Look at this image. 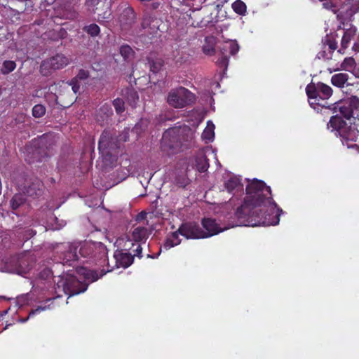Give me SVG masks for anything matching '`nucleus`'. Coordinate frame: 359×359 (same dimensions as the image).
<instances>
[{
  "mask_svg": "<svg viewBox=\"0 0 359 359\" xmlns=\"http://www.w3.org/2000/svg\"><path fill=\"white\" fill-rule=\"evenodd\" d=\"M283 210L271 196V188L264 181L257 179L249 180L246 187V196L243 203L234 212L236 220L228 227H220L215 219L205 218L202 225L205 229L206 238L217 235L230 227L237 226H271L277 225Z\"/></svg>",
  "mask_w": 359,
  "mask_h": 359,
  "instance_id": "nucleus-1",
  "label": "nucleus"
},
{
  "mask_svg": "<svg viewBox=\"0 0 359 359\" xmlns=\"http://www.w3.org/2000/svg\"><path fill=\"white\" fill-rule=\"evenodd\" d=\"M109 268L107 270L102 269L100 273L97 271L90 270L86 267L81 266L77 267L76 270V274L79 278L74 276V274L67 273L62 276H57V280H55L56 285L58 289H60L69 297L80 294L87 290L89 283L96 281L104 274L111 271L114 266L109 268V264L107 262Z\"/></svg>",
  "mask_w": 359,
  "mask_h": 359,
  "instance_id": "nucleus-2",
  "label": "nucleus"
},
{
  "mask_svg": "<svg viewBox=\"0 0 359 359\" xmlns=\"http://www.w3.org/2000/svg\"><path fill=\"white\" fill-rule=\"evenodd\" d=\"M194 138V132L187 126L174 127L167 130L161 140L162 149L174 154L189 147Z\"/></svg>",
  "mask_w": 359,
  "mask_h": 359,
  "instance_id": "nucleus-3",
  "label": "nucleus"
},
{
  "mask_svg": "<svg viewBox=\"0 0 359 359\" xmlns=\"http://www.w3.org/2000/svg\"><path fill=\"white\" fill-rule=\"evenodd\" d=\"M128 140V130H125L122 135L113 137L110 132L104 131L100 136L98 148L107 165H113L116 161L119 154V142Z\"/></svg>",
  "mask_w": 359,
  "mask_h": 359,
  "instance_id": "nucleus-4",
  "label": "nucleus"
},
{
  "mask_svg": "<svg viewBox=\"0 0 359 359\" xmlns=\"http://www.w3.org/2000/svg\"><path fill=\"white\" fill-rule=\"evenodd\" d=\"M327 128L335 130L341 137L342 144L347 148H353L355 146V142L358 136V130L354 126H347L339 115L337 114L330 118Z\"/></svg>",
  "mask_w": 359,
  "mask_h": 359,
  "instance_id": "nucleus-5",
  "label": "nucleus"
},
{
  "mask_svg": "<svg viewBox=\"0 0 359 359\" xmlns=\"http://www.w3.org/2000/svg\"><path fill=\"white\" fill-rule=\"evenodd\" d=\"M306 92L309 104L314 109L319 106L325 107L323 102L329 99L332 95V88L320 82L309 84L306 88Z\"/></svg>",
  "mask_w": 359,
  "mask_h": 359,
  "instance_id": "nucleus-6",
  "label": "nucleus"
},
{
  "mask_svg": "<svg viewBox=\"0 0 359 359\" xmlns=\"http://www.w3.org/2000/svg\"><path fill=\"white\" fill-rule=\"evenodd\" d=\"M78 253L81 258L103 259L106 262L107 250L102 243L84 242L76 243Z\"/></svg>",
  "mask_w": 359,
  "mask_h": 359,
  "instance_id": "nucleus-7",
  "label": "nucleus"
},
{
  "mask_svg": "<svg viewBox=\"0 0 359 359\" xmlns=\"http://www.w3.org/2000/svg\"><path fill=\"white\" fill-rule=\"evenodd\" d=\"M194 95L184 87L171 90L167 97L168 103L175 108H183L194 101Z\"/></svg>",
  "mask_w": 359,
  "mask_h": 359,
  "instance_id": "nucleus-8",
  "label": "nucleus"
},
{
  "mask_svg": "<svg viewBox=\"0 0 359 359\" xmlns=\"http://www.w3.org/2000/svg\"><path fill=\"white\" fill-rule=\"evenodd\" d=\"M149 231L144 226H137L133 229L130 236H126L118 240L119 245H122L126 250H128L134 245V242L144 243L149 236Z\"/></svg>",
  "mask_w": 359,
  "mask_h": 359,
  "instance_id": "nucleus-9",
  "label": "nucleus"
},
{
  "mask_svg": "<svg viewBox=\"0 0 359 359\" xmlns=\"http://www.w3.org/2000/svg\"><path fill=\"white\" fill-rule=\"evenodd\" d=\"M70 59L62 54H57L55 56L44 60L40 67L41 73L47 76L50 70L62 69L69 65Z\"/></svg>",
  "mask_w": 359,
  "mask_h": 359,
  "instance_id": "nucleus-10",
  "label": "nucleus"
},
{
  "mask_svg": "<svg viewBox=\"0 0 359 359\" xmlns=\"http://www.w3.org/2000/svg\"><path fill=\"white\" fill-rule=\"evenodd\" d=\"M60 248L63 250L60 256L62 264L73 266L80 259L76 243L62 244Z\"/></svg>",
  "mask_w": 359,
  "mask_h": 359,
  "instance_id": "nucleus-11",
  "label": "nucleus"
},
{
  "mask_svg": "<svg viewBox=\"0 0 359 359\" xmlns=\"http://www.w3.org/2000/svg\"><path fill=\"white\" fill-rule=\"evenodd\" d=\"M178 231L187 239L205 238L207 236L198 224L192 222L182 224L179 227Z\"/></svg>",
  "mask_w": 359,
  "mask_h": 359,
  "instance_id": "nucleus-12",
  "label": "nucleus"
},
{
  "mask_svg": "<svg viewBox=\"0 0 359 359\" xmlns=\"http://www.w3.org/2000/svg\"><path fill=\"white\" fill-rule=\"evenodd\" d=\"M115 266L127 268L133 262V257L128 252L116 250L114 254Z\"/></svg>",
  "mask_w": 359,
  "mask_h": 359,
  "instance_id": "nucleus-13",
  "label": "nucleus"
},
{
  "mask_svg": "<svg viewBox=\"0 0 359 359\" xmlns=\"http://www.w3.org/2000/svg\"><path fill=\"white\" fill-rule=\"evenodd\" d=\"M356 34L357 29L354 26H351L344 30L341 41V48L338 50L340 53H344V50L349 46L351 41L355 40Z\"/></svg>",
  "mask_w": 359,
  "mask_h": 359,
  "instance_id": "nucleus-14",
  "label": "nucleus"
},
{
  "mask_svg": "<svg viewBox=\"0 0 359 359\" xmlns=\"http://www.w3.org/2000/svg\"><path fill=\"white\" fill-rule=\"evenodd\" d=\"M225 188L229 193H236L243 189V184L241 182V179L236 176L231 177L224 183Z\"/></svg>",
  "mask_w": 359,
  "mask_h": 359,
  "instance_id": "nucleus-15",
  "label": "nucleus"
},
{
  "mask_svg": "<svg viewBox=\"0 0 359 359\" xmlns=\"http://www.w3.org/2000/svg\"><path fill=\"white\" fill-rule=\"evenodd\" d=\"M51 271L48 268L44 269L41 272H40V273L39 274V278L35 280L33 285L34 290H36V288L43 290L44 287H46V283H43V281L48 279L49 278H51Z\"/></svg>",
  "mask_w": 359,
  "mask_h": 359,
  "instance_id": "nucleus-16",
  "label": "nucleus"
},
{
  "mask_svg": "<svg viewBox=\"0 0 359 359\" xmlns=\"http://www.w3.org/2000/svg\"><path fill=\"white\" fill-rule=\"evenodd\" d=\"M136 15L132 7L126 6L120 17V21L125 25H130L135 20Z\"/></svg>",
  "mask_w": 359,
  "mask_h": 359,
  "instance_id": "nucleus-17",
  "label": "nucleus"
},
{
  "mask_svg": "<svg viewBox=\"0 0 359 359\" xmlns=\"http://www.w3.org/2000/svg\"><path fill=\"white\" fill-rule=\"evenodd\" d=\"M239 48V46L236 41L229 40L225 41L222 44L220 51L222 55L226 54L227 52H229V53L231 55H233L238 52Z\"/></svg>",
  "mask_w": 359,
  "mask_h": 359,
  "instance_id": "nucleus-18",
  "label": "nucleus"
},
{
  "mask_svg": "<svg viewBox=\"0 0 359 359\" xmlns=\"http://www.w3.org/2000/svg\"><path fill=\"white\" fill-rule=\"evenodd\" d=\"M179 234L180 233L177 230L168 235L163 245L164 249L169 250L171 248L178 245L181 243Z\"/></svg>",
  "mask_w": 359,
  "mask_h": 359,
  "instance_id": "nucleus-19",
  "label": "nucleus"
},
{
  "mask_svg": "<svg viewBox=\"0 0 359 359\" xmlns=\"http://www.w3.org/2000/svg\"><path fill=\"white\" fill-rule=\"evenodd\" d=\"M201 137L206 142L213 141L215 138V125L210 121L207 122V126L204 129Z\"/></svg>",
  "mask_w": 359,
  "mask_h": 359,
  "instance_id": "nucleus-20",
  "label": "nucleus"
},
{
  "mask_svg": "<svg viewBox=\"0 0 359 359\" xmlns=\"http://www.w3.org/2000/svg\"><path fill=\"white\" fill-rule=\"evenodd\" d=\"M348 79V75L346 73H339L332 76V84L338 88H343Z\"/></svg>",
  "mask_w": 359,
  "mask_h": 359,
  "instance_id": "nucleus-21",
  "label": "nucleus"
},
{
  "mask_svg": "<svg viewBox=\"0 0 359 359\" xmlns=\"http://www.w3.org/2000/svg\"><path fill=\"white\" fill-rule=\"evenodd\" d=\"M334 109L336 111L339 110L340 114L346 119H349L353 116V111L351 107H348L345 101L337 103L334 107Z\"/></svg>",
  "mask_w": 359,
  "mask_h": 359,
  "instance_id": "nucleus-22",
  "label": "nucleus"
},
{
  "mask_svg": "<svg viewBox=\"0 0 359 359\" xmlns=\"http://www.w3.org/2000/svg\"><path fill=\"white\" fill-rule=\"evenodd\" d=\"M196 167L201 172H205L209 167V163L206 156L203 154H199L196 158Z\"/></svg>",
  "mask_w": 359,
  "mask_h": 359,
  "instance_id": "nucleus-23",
  "label": "nucleus"
},
{
  "mask_svg": "<svg viewBox=\"0 0 359 359\" xmlns=\"http://www.w3.org/2000/svg\"><path fill=\"white\" fill-rule=\"evenodd\" d=\"M347 15H352L359 11V0H349L342 8Z\"/></svg>",
  "mask_w": 359,
  "mask_h": 359,
  "instance_id": "nucleus-24",
  "label": "nucleus"
},
{
  "mask_svg": "<svg viewBox=\"0 0 359 359\" xmlns=\"http://www.w3.org/2000/svg\"><path fill=\"white\" fill-rule=\"evenodd\" d=\"M138 100L139 96L136 91L133 89L126 90V101L132 107H135Z\"/></svg>",
  "mask_w": 359,
  "mask_h": 359,
  "instance_id": "nucleus-25",
  "label": "nucleus"
},
{
  "mask_svg": "<svg viewBox=\"0 0 359 359\" xmlns=\"http://www.w3.org/2000/svg\"><path fill=\"white\" fill-rule=\"evenodd\" d=\"M58 296H57V297ZM56 297H48L46 299L44 305H40L37 306L35 309H32L29 314V317L32 316L34 315H36L37 313H39L41 311H46L48 309H50V304H46L47 303H49L52 302L53 299H55Z\"/></svg>",
  "mask_w": 359,
  "mask_h": 359,
  "instance_id": "nucleus-26",
  "label": "nucleus"
},
{
  "mask_svg": "<svg viewBox=\"0 0 359 359\" xmlns=\"http://www.w3.org/2000/svg\"><path fill=\"white\" fill-rule=\"evenodd\" d=\"M232 9L237 14L244 15L246 13V5L241 0H236L231 4Z\"/></svg>",
  "mask_w": 359,
  "mask_h": 359,
  "instance_id": "nucleus-27",
  "label": "nucleus"
},
{
  "mask_svg": "<svg viewBox=\"0 0 359 359\" xmlns=\"http://www.w3.org/2000/svg\"><path fill=\"white\" fill-rule=\"evenodd\" d=\"M25 198L23 196V195L20 194H15L11 201V207L13 208V210H17L18 208H19L21 205H22L25 203Z\"/></svg>",
  "mask_w": 359,
  "mask_h": 359,
  "instance_id": "nucleus-28",
  "label": "nucleus"
},
{
  "mask_svg": "<svg viewBox=\"0 0 359 359\" xmlns=\"http://www.w3.org/2000/svg\"><path fill=\"white\" fill-rule=\"evenodd\" d=\"M120 53L126 60H130L134 55L133 50L128 45L121 46Z\"/></svg>",
  "mask_w": 359,
  "mask_h": 359,
  "instance_id": "nucleus-29",
  "label": "nucleus"
},
{
  "mask_svg": "<svg viewBox=\"0 0 359 359\" xmlns=\"http://www.w3.org/2000/svg\"><path fill=\"white\" fill-rule=\"evenodd\" d=\"M355 66V60L353 57H346L341 64V69L343 70L351 72Z\"/></svg>",
  "mask_w": 359,
  "mask_h": 359,
  "instance_id": "nucleus-30",
  "label": "nucleus"
},
{
  "mask_svg": "<svg viewBox=\"0 0 359 359\" xmlns=\"http://www.w3.org/2000/svg\"><path fill=\"white\" fill-rule=\"evenodd\" d=\"M16 64L14 61L6 60L3 63V67L1 72L4 74H7L13 71L15 69Z\"/></svg>",
  "mask_w": 359,
  "mask_h": 359,
  "instance_id": "nucleus-31",
  "label": "nucleus"
},
{
  "mask_svg": "<svg viewBox=\"0 0 359 359\" xmlns=\"http://www.w3.org/2000/svg\"><path fill=\"white\" fill-rule=\"evenodd\" d=\"M46 113V107L42 104H36L32 108V115L35 118H41Z\"/></svg>",
  "mask_w": 359,
  "mask_h": 359,
  "instance_id": "nucleus-32",
  "label": "nucleus"
},
{
  "mask_svg": "<svg viewBox=\"0 0 359 359\" xmlns=\"http://www.w3.org/2000/svg\"><path fill=\"white\" fill-rule=\"evenodd\" d=\"M83 29L91 36H97L100 32L99 26L96 24H90V25L86 26Z\"/></svg>",
  "mask_w": 359,
  "mask_h": 359,
  "instance_id": "nucleus-33",
  "label": "nucleus"
},
{
  "mask_svg": "<svg viewBox=\"0 0 359 359\" xmlns=\"http://www.w3.org/2000/svg\"><path fill=\"white\" fill-rule=\"evenodd\" d=\"M345 102L351 107L352 111L359 108V98L356 96H351Z\"/></svg>",
  "mask_w": 359,
  "mask_h": 359,
  "instance_id": "nucleus-34",
  "label": "nucleus"
},
{
  "mask_svg": "<svg viewBox=\"0 0 359 359\" xmlns=\"http://www.w3.org/2000/svg\"><path fill=\"white\" fill-rule=\"evenodd\" d=\"M149 64L151 71L154 73H156L161 69L163 65V62L161 59H156V60L149 62Z\"/></svg>",
  "mask_w": 359,
  "mask_h": 359,
  "instance_id": "nucleus-35",
  "label": "nucleus"
},
{
  "mask_svg": "<svg viewBox=\"0 0 359 359\" xmlns=\"http://www.w3.org/2000/svg\"><path fill=\"white\" fill-rule=\"evenodd\" d=\"M217 65L221 68H224L226 71L229 65V57L226 54L222 55V57L217 61Z\"/></svg>",
  "mask_w": 359,
  "mask_h": 359,
  "instance_id": "nucleus-36",
  "label": "nucleus"
},
{
  "mask_svg": "<svg viewBox=\"0 0 359 359\" xmlns=\"http://www.w3.org/2000/svg\"><path fill=\"white\" fill-rule=\"evenodd\" d=\"M113 104L117 113H121L124 111V102L120 99L116 98L114 100Z\"/></svg>",
  "mask_w": 359,
  "mask_h": 359,
  "instance_id": "nucleus-37",
  "label": "nucleus"
},
{
  "mask_svg": "<svg viewBox=\"0 0 359 359\" xmlns=\"http://www.w3.org/2000/svg\"><path fill=\"white\" fill-rule=\"evenodd\" d=\"M29 294H22V295L18 297L17 304L20 306H22L25 304H29Z\"/></svg>",
  "mask_w": 359,
  "mask_h": 359,
  "instance_id": "nucleus-38",
  "label": "nucleus"
},
{
  "mask_svg": "<svg viewBox=\"0 0 359 359\" xmlns=\"http://www.w3.org/2000/svg\"><path fill=\"white\" fill-rule=\"evenodd\" d=\"M100 4V1L98 0H87L86 1V6L88 7V9L90 12L95 13V11L97 9H95V6L98 5Z\"/></svg>",
  "mask_w": 359,
  "mask_h": 359,
  "instance_id": "nucleus-39",
  "label": "nucleus"
},
{
  "mask_svg": "<svg viewBox=\"0 0 359 359\" xmlns=\"http://www.w3.org/2000/svg\"><path fill=\"white\" fill-rule=\"evenodd\" d=\"M68 83L72 86V89L75 94L79 92L80 83L76 79H72Z\"/></svg>",
  "mask_w": 359,
  "mask_h": 359,
  "instance_id": "nucleus-40",
  "label": "nucleus"
},
{
  "mask_svg": "<svg viewBox=\"0 0 359 359\" xmlns=\"http://www.w3.org/2000/svg\"><path fill=\"white\" fill-rule=\"evenodd\" d=\"M89 76V73L88 71L84 69H81L78 74L74 78L76 79L77 81L85 80Z\"/></svg>",
  "mask_w": 359,
  "mask_h": 359,
  "instance_id": "nucleus-41",
  "label": "nucleus"
},
{
  "mask_svg": "<svg viewBox=\"0 0 359 359\" xmlns=\"http://www.w3.org/2000/svg\"><path fill=\"white\" fill-rule=\"evenodd\" d=\"M203 53L206 55H212L215 53V48L212 45H205L203 47Z\"/></svg>",
  "mask_w": 359,
  "mask_h": 359,
  "instance_id": "nucleus-42",
  "label": "nucleus"
},
{
  "mask_svg": "<svg viewBox=\"0 0 359 359\" xmlns=\"http://www.w3.org/2000/svg\"><path fill=\"white\" fill-rule=\"evenodd\" d=\"M100 111L104 112V114H106L107 117H108L109 115H111L112 114V110H111V107L107 104L103 105L100 108Z\"/></svg>",
  "mask_w": 359,
  "mask_h": 359,
  "instance_id": "nucleus-43",
  "label": "nucleus"
},
{
  "mask_svg": "<svg viewBox=\"0 0 359 359\" xmlns=\"http://www.w3.org/2000/svg\"><path fill=\"white\" fill-rule=\"evenodd\" d=\"M27 193L29 196H33L34 195H39L41 193V191L39 189H38V190L36 191L35 189V187H29L27 190Z\"/></svg>",
  "mask_w": 359,
  "mask_h": 359,
  "instance_id": "nucleus-44",
  "label": "nucleus"
},
{
  "mask_svg": "<svg viewBox=\"0 0 359 359\" xmlns=\"http://www.w3.org/2000/svg\"><path fill=\"white\" fill-rule=\"evenodd\" d=\"M325 43L329 46V48L332 50H334L337 48V43L336 41H333L329 39H326L325 41Z\"/></svg>",
  "mask_w": 359,
  "mask_h": 359,
  "instance_id": "nucleus-45",
  "label": "nucleus"
},
{
  "mask_svg": "<svg viewBox=\"0 0 359 359\" xmlns=\"http://www.w3.org/2000/svg\"><path fill=\"white\" fill-rule=\"evenodd\" d=\"M111 16V12L105 11L103 15L98 13V20H105L110 18Z\"/></svg>",
  "mask_w": 359,
  "mask_h": 359,
  "instance_id": "nucleus-46",
  "label": "nucleus"
},
{
  "mask_svg": "<svg viewBox=\"0 0 359 359\" xmlns=\"http://www.w3.org/2000/svg\"><path fill=\"white\" fill-rule=\"evenodd\" d=\"M147 125V120L142 119L133 128V131L135 133H138L139 129L142 127V126Z\"/></svg>",
  "mask_w": 359,
  "mask_h": 359,
  "instance_id": "nucleus-47",
  "label": "nucleus"
},
{
  "mask_svg": "<svg viewBox=\"0 0 359 359\" xmlns=\"http://www.w3.org/2000/svg\"><path fill=\"white\" fill-rule=\"evenodd\" d=\"M142 247L140 246V245H138L137 248L135 250V253L134 254V256H137L139 257H142Z\"/></svg>",
  "mask_w": 359,
  "mask_h": 359,
  "instance_id": "nucleus-48",
  "label": "nucleus"
},
{
  "mask_svg": "<svg viewBox=\"0 0 359 359\" xmlns=\"http://www.w3.org/2000/svg\"><path fill=\"white\" fill-rule=\"evenodd\" d=\"M28 272V270L22 269L21 265L20 266V269L17 270V273L20 275L26 274Z\"/></svg>",
  "mask_w": 359,
  "mask_h": 359,
  "instance_id": "nucleus-49",
  "label": "nucleus"
},
{
  "mask_svg": "<svg viewBox=\"0 0 359 359\" xmlns=\"http://www.w3.org/2000/svg\"><path fill=\"white\" fill-rule=\"evenodd\" d=\"M149 22V18H144L143 21H142V26L144 29H145L148 24Z\"/></svg>",
  "mask_w": 359,
  "mask_h": 359,
  "instance_id": "nucleus-50",
  "label": "nucleus"
},
{
  "mask_svg": "<svg viewBox=\"0 0 359 359\" xmlns=\"http://www.w3.org/2000/svg\"><path fill=\"white\" fill-rule=\"evenodd\" d=\"M158 4H154V8H157V7H158Z\"/></svg>",
  "mask_w": 359,
  "mask_h": 359,
  "instance_id": "nucleus-51",
  "label": "nucleus"
},
{
  "mask_svg": "<svg viewBox=\"0 0 359 359\" xmlns=\"http://www.w3.org/2000/svg\"><path fill=\"white\" fill-rule=\"evenodd\" d=\"M27 319H22V320H21L20 321H21V322H22V323H24V322L27 321Z\"/></svg>",
  "mask_w": 359,
  "mask_h": 359,
  "instance_id": "nucleus-52",
  "label": "nucleus"
}]
</instances>
